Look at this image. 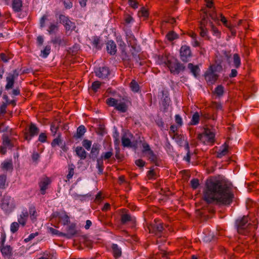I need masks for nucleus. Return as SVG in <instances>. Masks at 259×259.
<instances>
[{
    "label": "nucleus",
    "instance_id": "24",
    "mask_svg": "<svg viewBox=\"0 0 259 259\" xmlns=\"http://www.w3.org/2000/svg\"><path fill=\"white\" fill-rule=\"evenodd\" d=\"M86 132V128L83 125H80L77 128L76 134L74 137L76 139H80Z\"/></svg>",
    "mask_w": 259,
    "mask_h": 259
},
{
    "label": "nucleus",
    "instance_id": "47",
    "mask_svg": "<svg viewBox=\"0 0 259 259\" xmlns=\"http://www.w3.org/2000/svg\"><path fill=\"white\" fill-rule=\"evenodd\" d=\"M168 40L172 41L178 37V35L174 31L169 32L166 35Z\"/></svg>",
    "mask_w": 259,
    "mask_h": 259
},
{
    "label": "nucleus",
    "instance_id": "45",
    "mask_svg": "<svg viewBox=\"0 0 259 259\" xmlns=\"http://www.w3.org/2000/svg\"><path fill=\"white\" fill-rule=\"evenodd\" d=\"M6 176L5 175L0 176V189H4L6 187Z\"/></svg>",
    "mask_w": 259,
    "mask_h": 259
},
{
    "label": "nucleus",
    "instance_id": "61",
    "mask_svg": "<svg viewBox=\"0 0 259 259\" xmlns=\"http://www.w3.org/2000/svg\"><path fill=\"white\" fill-rule=\"evenodd\" d=\"M0 58L1 59V60L4 62H8V61L10 59V57H8V56H7L6 54H4V53H2L0 54Z\"/></svg>",
    "mask_w": 259,
    "mask_h": 259
},
{
    "label": "nucleus",
    "instance_id": "31",
    "mask_svg": "<svg viewBox=\"0 0 259 259\" xmlns=\"http://www.w3.org/2000/svg\"><path fill=\"white\" fill-rule=\"evenodd\" d=\"M6 81L7 84L5 87L6 89L8 90L12 89L14 85L15 79H14L13 77H11V76L8 75V76L6 78Z\"/></svg>",
    "mask_w": 259,
    "mask_h": 259
},
{
    "label": "nucleus",
    "instance_id": "42",
    "mask_svg": "<svg viewBox=\"0 0 259 259\" xmlns=\"http://www.w3.org/2000/svg\"><path fill=\"white\" fill-rule=\"evenodd\" d=\"M130 87L132 90L135 92H137L139 90V85L134 80H132L131 82Z\"/></svg>",
    "mask_w": 259,
    "mask_h": 259
},
{
    "label": "nucleus",
    "instance_id": "23",
    "mask_svg": "<svg viewBox=\"0 0 259 259\" xmlns=\"http://www.w3.org/2000/svg\"><path fill=\"white\" fill-rule=\"evenodd\" d=\"M76 155L81 159H84L87 157V152L82 147L78 146L75 149Z\"/></svg>",
    "mask_w": 259,
    "mask_h": 259
},
{
    "label": "nucleus",
    "instance_id": "60",
    "mask_svg": "<svg viewBox=\"0 0 259 259\" xmlns=\"http://www.w3.org/2000/svg\"><path fill=\"white\" fill-rule=\"evenodd\" d=\"M39 158V154L37 152H34L32 155V159L35 163H37V161Z\"/></svg>",
    "mask_w": 259,
    "mask_h": 259
},
{
    "label": "nucleus",
    "instance_id": "9",
    "mask_svg": "<svg viewBox=\"0 0 259 259\" xmlns=\"http://www.w3.org/2000/svg\"><path fill=\"white\" fill-rule=\"evenodd\" d=\"M181 59L183 62L188 61V58L191 56V52L190 47L187 46H183L180 49Z\"/></svg>",
    "mask_w": 259,
    "mask_h": 259
},
{
    "label": "nucleus",
    "instance_id": "5",
    "mask_svg": "<svg viewBox=\"0 0 259 259\" xmlns=\"http://www.w3.org/2000/svg\"><path fill=\"white\" fill-rule=\"evenodd\" d=\"M1 207L6 213L11 212L15 208L13 199L10 196H4L2 201Z\"/></svg>",
    "mask_w": 259,
    "mask_h": 259
},
{
    "label": "nucleus",
    "instance_id": "8",
    "mask_svg": "<svg viewBox=\"0 0 259 259\" xmlns=\"http://www.w3.org/2000/svg\"><path fill=\"white\" fill-rule=\"evenodd\" d=\"M60 23H62L67 30H73L75 28V24L71 21L67 17L60 15L59 17Z\"/></svg>",
    "mask_w": 259,
    "mask_h": 259
},
{
    "label": "nucleus",
    "instance_id": "33",
    "mask_svg": "<svg viewBox=\"0 0 259 259\" xmlns=\"http://www.w3.org/2000/svg\"><path fill=\"white\" fill-rule=\"evenodd\" d=\"M205 22H206V20L205 18L204 17V18H203L202 21L201 22V26L200 27L201 31L200 32V34L202 37H205V36H206V34H207V32L206 29L205 28Z\"/></svg>",
    "mask_w": 259,
    "mask_h": 259
},
{
    "label": "nucleus",
    "instance_id": "20",
    "mask_svg": "<svg viewBox=\"0 0 259 259\" xmlns=\"http://www.w3.org/2000/svg\"><path fill=\"white\" fill-rule=\"evenodd\" d=\"M0 247L4 257H9L11 255L12 249L10 245L1 246Z\"/></svg>",
    "mask_w": 259,
    "mask_h": 259
},
{
    "label": "nucleus",
    "instance_id": "57",
    "mask_svg": "<svg viewBox=\"0 0 259 259\" xmlns=\"http://www.w3.org/2000/svg\"><path fill=\"white\" fill-rule=\"evenodd\" d=\"M190 182L192 187L194 189H196L199 185V181L197 179H192Z\"/></svg>",
    "mask_w": 259,
    "mask_h": 259
},
{
    "label": "nucleus",
    "instance_id": "17",
    "mask_svg": "<svg viewBox=\"0 0 259 259\" xmlns=\"http://www.w3.org/2000/svg\"><path fill=\"white\" fill-rule=\"evenodd\" d=\"M106 48L108 53L110 55L115 54L117 49L116 46L113 40H109L106 44Z\"/></svg>",
    "mask_w": 259,
    "mask_h": 259
},
{
    "label": "nucleus",
    "instance_id": "49",
    "mask_svg": "<svg viewBox=\"0 0 259 259\" xmlns=\"http://www.w3.org/2000/svg\"><path fill=\"white\" fill-rule=\"evenodd\" d=\"M19 227V225L18 223L13 222L11 225V231L14 233L18 230Z\"/></svg>",
    "mask_w": 259,
    "mask_h": 259
},
{
    "label": "nucleus",
    "instance_id": "2",
    "mask_svg": "<svg viewBox=\"0 0 259 259\" xmlns=\"http://www.w3.org/2000/svg\"><path fill=\"white\" fill-rule=\"evenodd\" d=\"M131 40L128 41V44L131 46L132 49L130 50V52L127 53L124 50H122L121 52V57L124 63L131 67L134 65V62L139 65H142L141 62L139 63L140 58L138 52L140 51V48L138 46L135 44V42L132 43Z\"/></svg>",
    "mask_w": 259,
    "mask_h": 259
},
{
    "label": "nucleus",
    "instance_id": "35",
    "mask_svg": "<svg viewBox=\"0 0 259 259\" xmlns=\"http://www.w3.org/2000/svg\"><path fill=\"white\" fill-rule=\"evenodd\" d=\"M57 256L56 253L52 252H45L42 256L40 257L38 259H52L53 258H56Z\"/></svg>",
    "mask_w": 259,
    "mask_h": 259
},
{
    "label": "nucleus",
    "instance_id": "19",
    "mask_svg": "<svg viewBox=\"0 0 259 259\" xmlns=\"http://www.w3.org/2000/svg\"><path fill=\"white\" fill-rule=\"evenodd\" d=\"M112 253L115 258L120 257L121 255V248L116 244H113L111 246Z\"/></svg>",
    "mask_w": 259,
    "mask_h": 259
},
{
    "label": "nucleus",
    "instance_id": "37",
    "mask_svg": "<svg viewBox=\"0 0 259 259\" xmlns=\"http://www.w3.org/2000/svg\"><path fill=\"white\" fill-rule=\"evenodd\" d=\"M199 121V115L198 113H195L191 119V124L192 125H196L198 123Z\"/></svg>",
    "mask_w": 259,
    "mask_h": 259
},
{
    "label": "nucleus",
    "instance_id": "52",
    "mask_svg": "<svg viewBox=\"0 0 259 259\" xmlns=\"http://www.w3.org/2000/svg\"><path fill=\"white\" fill-rule=\"evenodd\" d=\"M142 151L143 153H146L147 154H148L149 153H150V151H152L150 148L149 144H148L147 143H144L142 144Z\"/></svg>",
    "mask_w": 259,
    "mask_h": 259
},
{
    "label": "nucleus",
    "instance_id": "36",
    "mask_svg": "<svg viewBox=\"0 0 259 259\" xmlns=\"http://www.w3.org/2000/svg\"><path fill=\"white\" fill-rule=\"evenodd\" d=\"M3 144L6 148L8 149H11L13 146L8 137H4Z\"/></svg>",
    "mask_w": 259,
    "mask_h": 259
},
{
    "label": "nucleus",
    "instance_id": "58",
    "mask_svg": "<svg viewBox=\"0 0 259 259\" xmlns=\"http://www.w3.org/2000/svg\"><path fill=\"white\" fill-rule=\"evenodd\" d=\"M139 15L146 18L148 16V12L146 9L144 8H142L141 11L139 12Z\"/></svg>",
    "mask_w": 259,
    "mask_h": 259
},
{
    "label": "nucleus",
    "instance_id": "21",
    "mask_svg": "<svg viewBox=\"0 0 259 259\" xmlns=\"http://www.w3.org/2000/svg\"><path fill=\"white\" fill-rule=\"evenodd\" d=\"M228 152V146L225 143L217 152V157L218 158H222L223 156L226 155Z\"/></svg>",
    "mask_w": 259,
    "mask_h": 259
},
{
    "label": "nucleus",
    "instance_id": "10",
    "mask_svg": "<svg viewBox=\"0 0 259 259\" xmlns=\"http://www.w3.org/2000/svg\"><path fill=\"white\" fill-rule=\"evenodd\" d=\"M164 231L163 224L161 223L155 222L152 224L149 228V231L152 233H154L156 235H160Z\"/></svg>",
    "mask_w": 259,
    "mask_h": 259
},
{
    "label": "nucleus",
    "instance_id": "28",
    "mask_svg": "<svg viewBox=\"0 0 259 259\" xmlns=\"http://www.w3.org/2000/svg\"><path fill=\"white\" fill-rule=\"evenodd\" d=\"M128 135L130 134H124L121 139L122 145L124 147H131V142L130 139H129Z\"/></svg>",
    "mask_w": 259,
    "mask_h": 259
},
{
    "label": "nucleus",
    "instance_id": "44",
    "mask_svg": "<svg viewBox=\"0 0 259 259\" xmlns=\"http://www.w3.org/2000/svg\"><path fill=\"white\" fill-rule=\"evenodd\" d=\"M131 220V217L128 214H123L121 215V221L122 224H125Z\"/></svg>",
    "mask_w": 259,
    "mask_h": 259
},
{
    "label": "nucleus",
    "instance_id": "4",
    "mask_svg": "<svg viewBox=\"0 0 259 259\" xmlns=\"http://www.w3.org/2000/svg\"><path fill=\"white\" fill-rule=\"evenodd\" d=\"M237 226V231L240 234H245L250 230L251 226L250 223H248V218L247 216H243L241 219L236 221Z\"/></svg>",
    "mask_w": 259,
    "mask_h": 259
},
{
    "label": "nucleus",
    "instance_id": "14",
    "mask_svg": "<svg viewBox=\"0 0 259 259\" xmlns=\"http://www.w3.org/2000/svg\"><path fill=\"white\" fill-rule=\"evenodd\" d=\"M50 179L47 178H42L40 180L39 185L41 194L44 195L46 193V190L48 189L49 185L50 184Z\"/></svg>",
    "mask_w": 259,
    "mask_h": 259
},
{
    "label": "nucleus",
    "instance_id": "29",
    "mask_svg": "<svg viewBox=\"0 0 259 259\" xmlns=\"http://www.w3.org/2000/svg\"><path fill=\"white\" fill-rule=\"evenodd\" d=\"M233 66L236 68H238L240 67L241 65V59L240 56L238 54H234L233 57Z\"/></svg>",
    "mask_w": 259,
    "mask_h": 259
},
{
    "label": "nucleus",
    "instance_id": "55",
    "mask_svg": "<svg viewBox=\"0 0 259 259\" xmlns=\"http://www.w3.org/2000/svg\"><path fill=\"white\" fill-rule=\"evenodd\" d=\"M50 232L54 235H57L59 236H63L64 235V233L61 232L59 231L58 230L55 229L53 228H49Z\"/></svg>",
    "mask_w": 259,
    "mask_h": 259
},
{
    "label": "nucleus",
    "instance_id": "27",
    "mask_svg": "<svg viewBox=\"0 0 259 259\" xmlns=\"http://www.w3.org/2000/svg\"><path fill=\"white\" fill-rule=\"evenodd\" d=\"M28 217V213L27 211L22 212L18 218L19 223L23 226H25Z\"/></svg>",
    "mask_w": 259,
    "mask_h": 259
},
{
    "label": "nucleus",
    "instance_id": "7",
    "mask_svg": "<svg viewBox=\"0 0 259 259\" xmlns=\"http://www.w3.org/2000/svg\"><path fill=\"white\" fill-rule=\"evenodd\" d=\"M217 69H213L210 67L205 74V78L207 82L210 84L213 83L218 79V75L217 74Z\"/></svg>",
    "mask_w": 259,
    "mask_h": 259
},
{
    "label": "nucleus",
    "instance_id": "22",
    "mask_svg": "<svg viewBox=\"0 0 259 259\" xmlns=\"http://www.w3.org/2000/svg\"><path fill=\"white\" fill-rule=\"evenodd\" d=\"M1 167L3 170L12 171L13 169L12 161L11 160L4 161L1 164Z\"/></svg>",
    "mask_w": 259,
    "mask_h": 259
},
{
    "label": "nucleus",
    "instance_id": "50",
    "mask_svg": "<svg viewBox=\"0 0 259 259\" xmlns=\"http://www.w3.org/2000/svg\"><path fill=\"white\" fill-rule=\"evenodd\" d=\"M82 145L87 150H89L92 146V142L88 140H84L82 141Z\"/></svg>",
    "mask_w": 259,
    "mask_h": 259
},
{
    "label": "nucleus",
    "instance_id": "25",
    "mask_svg": "<svg viewBox=\"0 0 259 259\" xmlns=\"http://www.w3.org/2000/svg\"><path fill=\"white\" fill-rule=\"evenodd\" d=\"M22 7V2L21 0H13L12 3V8L16 12H20Z\"/></svg>",
    "mask_w": 259,
    "mask_h": 259
},
{
    "label": "nucleus",
    "instance_id": "6",
    "mask_svg": "<svg viewBox=\"0 0 259 259\" xmlns=\"http://www.w3.org/2000/svg\"><path fill=\"white\" fill-rule=\"evenodd\" d=\"M198 138L204 143H212L214 142V134L208 128H205L203 133L199 134Z\"/></svg>",
    "mask_w": 259,
    "mask_h": 259
},
{
    "label": "nucleus",
    "instance_id": "48",
    "mask_svg": "<svg viewBox=\"0 0 259 259\" xmlns=\"http://www.w3.org/2000/svg\"><path fill=\"white\" fill-rule=\"evenodd\" d=\"M36 212L34 207H30L29 209V214L30 215L31 219L34 221L36 218Z\"/></svg>",
    "mask_w": 259,
    "mask_h": 259
},
{
    "label": "nucleus",
    "instance_id": "59",
    "mask_svg": "<svg viewBox=\"0 0 259 259\" xmlns=\"http://www.w3.org/2000/svg\"><path fill=\"white\" fill-rule=\"evenodd\" d=\"M220 16L221 17V19H220L221 21L224 24V25L225 26H226L228 28H230V25H228V21H227L226 18H225V17L224 16H223L222 14H220Z\"/></svg>",
    "mask_w": 259,
    "mask_h": 259
},
{
    "label": "nucleus",
    "instance_id": "1",
    "mask_svg": "<svg viewBox=\"0 0 259 259\" xmlns=\"http://www.w3.org/2000/svg\"><path fill=\"white\" fill-rule=\"evenodd\" d=\"M233 194L227 184L215 179L207 180L203 199L207 203L228 205L232 202Z\"/></svg>",
    "mask_w": 259,
    "mask_h": 259
},
{
    "label": "nucleus",
    "instance_id": "46",
    "mask_svg": "<svg viewBox=\"0 0 259 259\" xmlns=\"http://www.w3.org/2000/svg\"><path fill=\"white\" fill-rule=\"evenodd\" d=\"M215 93L218 96H221L224 94V88L222 85H219L218 86L214 91Z\"/></svg>",
    "mask_w": 259,
    "mask_h": 259
},
{
    "label": "nucleus",
    "instance_id": "51",
    "mask_svg": "<svg viewBox=\"0 0 259 259\" xmlns=\"http://www.w3.org/2000/svg\"><path fill=\"white\" fill-rule=\"evenodd\" d=\"M209 24L211 26V30L213 32V34L217 36H220V32L219 31V30L214 26V25L211 21H209Z\"/></svg>",
    "mask_w": 259,
    "mask_h": 259
},
{
    "label": "nucleus",
    "instance_id": "41",
    "mask_svg": "<svg viewBox=\"0 0 259 259\" xmlns=\"http://www.w3.org/2000/svg\"><path fill=\"white\" fill-rule=\"evenodd\" d=\"M112 155H113V152H112V150H111L110 151H108V152H105V153H103L102 154L100 158V159H102V160H103V159H104V160L108 159Z\"/></svg>",
    "mask_w": 259,
    "mask_h": 259
},
{
    "label": "nucleus",
    "instance_id": "62",
    "mask_svg": "<svg viewBox=\"0 0 259 259\" xmlns=\"http://www.w3.org/2000/svg\"><path fill=\"white\" fill-rule=\"evenodd\" d=\"M157 257L158 258H162V257H167L169 258L170 255L169 254H167L164 251H161L160 252H159L157 254Z\"/></svg>",
    "mask_w": 259,
    "mask_h": 259
},
{
    "label": "nucleus",
    "instance_id": "15",
    "mask_svg": "<svg viewBox=\"0 0 259 259\" xmlns=\"http://www.w3.org/2000/svg\"><path fill=\"white\" fill-rule=\"evenodd\" d=\"M66 231L67 233H64L63 237H65L67 238H71L76 233L75 225L71 224L68 226L67 227Z\"/></svg>",
    "mask_w": 259,
    "mask_h": 259
},
{
    "label": "nucleus",
    "instance_id": "18",
    "mask_svg": "<svg viewBox=\"0 0 259 259\" xmlns=\"http://www.w3.org/2000/svg\"><path fill=\"white\" fill-rule=\"evenodd\" d=\"M100 145L98 143H94L91 149L90 157L93 159H96L100 151Z\"/></svg>",
    "mask_w": 259,
    "mask_h": 259
},
{
    "label": "nucleus",
    "instance_id": "13",
    "mask_svg": "<svg viewBox=\"0 0 259 259\" xmlns=\"http://www.w3.org/2000/svg\"><path fill=\"white\" fill-rule=\"evenodd\" d=\"M51 42L55 46H63L67 44V40L65 37H61V36L56 35L52 37Z\"/></svg>",
    "mask_w": 259,
    "mask_h": 259
},
{
    "label": "nucleus",
    "instance_id": "53",
    "mask_svg": "<svg viewBox=\"0 0 259 259\" xmlns=\"http://www.w3.org/2000/svg\"><path fill=\"white\" fill-rule=\"evenodd\" d=\"M186 148L185 149L187 151V155L184 157V159L186 160V161L189 162L190 160V150H189V144L186 143Z\"/></svg>",
    "mask_w": 259,
    "mask_h": 259
},
{
    "label": "nucleus",
    "instance_id": "64",
    "mask_svg": "<svg viewBox=\"0 0 259 259\" xmlns=\"http://www.w3.org/2000/svg\"><path fill=\"white\" fill-rule=\"evenodd\" d=\"M209 16L211 18L212 20L214 21H217L219 20V17H218L217 14L214 11L212 12L209 14Z\"/></svg>",
    "mask_w": 259,
    "mask_h": 259
},
{
    "label": "nucleus",
    "instance_id": "38",
    "mask_svg": "<svg viewBox=\"0 0 259 259\" xmlns=\"http://www.w3.org/2000/svg\"><path fill=\"white\" fill-rule=\"evenodd\" d=\"M51 51V47L50 46H47L45 47L44 49L41 51V54L44 58H47L49 55Z\"/></svg>",
    "mask_w": 259,
    "mask_h": 259
},
{
    "label": "nucleus",
    "instance_id": "34",
    "mask_svg": "<svg viewBox=\"0 0 259 259\" xmlns=\"http://www.w3.org/2000/svg\"><path fill=\"white\" fill-rule=\"evenodd\" d=\"M97 168L98 169V174H101L103 173V160H102V159L98 158L97 159Z\"/></svg>",
    "mask_w": 259,
    "mask_h": 259
},
{
    "label": "nucleus",
    "instance_id": "26",
    "mask_svg": "<svg viewBox=\"0 0 259 259\" xmlns=\"http://www.w3.org/2000/svg\"><path fill=\"white\" fill-rule=\"evenodd\" d=\"M47 30L50 35L55 34L59 30L58 24L51 23Z\"/></svg>",
    "mask_w": 259,
    "mask_h": 259
},
{
    "label": "nucleus",
    "instance_id": "40",
    "mask_svg": "<svg viewBox=\"0 0 259 259\" xmlns=\"http://www.w3.org/2000/svg\"><path fill=\"white\" fill-rule=\"evenodd\" d=\"M118 100L114 98H109L106 100V103L110 106L116 107Z\"/></svg>",
    "mask_w": 259,
    "mask_h": 259
},
{
    "label": "nucleus",
    "instance_id": "16",
    "mask_svg": "<svg viewBox=\"0 0 259 259\" xmlns=\"http://www.w3.org/2000/svg\"><path fill=\"white\" fill-rule=\"evenodd\" d=\"M172 138L175 140L177 143L180 146H184L185 148H186V143H188V142L187 141L185 137L178 134H174L172 136Z\"/></svg>",
    "mask_w": 259,
    "mask_h": 259
},
{
    "label": "nucleus",
    "instance_id": "63",
    "mask_svg": "<svg viewBox=\"0 0 259 259\" xmlns=\"http://www.w3.org/2000/svg\"><path fill=\"white\" fill-rule=\"evenodd\" d=\"M74 175V168L73 167H69V172L67 175V179L69 180L71 178H72V176Z\"/></svg>",
    "mask_w": 259,
    "mask_h": 259
},
{
    "label": "nucleus",
    "instance_id": "39",
    "mask_svg": "<svg viewBox=\"0 0 259 259\" xmlns=\"http://www.w3.org/2000/svg\"><path fill=\"white\" fill-rule=\"evenodd\" d=\"M147 156L149 157V159L152 162L155 163L157 161V156L153 153V151H150V153L147 154Z\"/></svg>",
    "mask_w": 259,
    "mask_h": 259
},
{
    "label": "nucleus",
    "instance_id": "11",
    "mask_svg": "<svg viewBox=\"0 0 259 259\" xmlns=\"http://www.w3.org/2000/svg\"><path fill=\"white\" fill-rule=\"evenodd\" d=\"M39 132L38 128L33 123H31L29 127V134L26 133L25 135V138L26 140L29 141L31 138L37 135Z\"/></svg>",
    "mask_w": 259,
    "mask_h": 259
},
{
    "label": "nucleus",
    "instance_id": "32",
    "mask_svg": "<svg viewBox=\"0 0 259 259\" xmlns=\"http://www.w3.org/2000/svg\"><path fill=\"white\" fill-rule=\"evenodd\" d=\"M188 68L191 70V72L195 77L199 74L200 70L197 66H194L192 63H189Z\"/></svg>",
    "mask_w": 259,
    "mask_h": 259
},
{
    "label": "nucleus",
    "instance_id": "54",
    "mask_svg": "<svg viewBox=\"0 0 259 259\" xmlns=\"http://www.w3.org/2000/svg\"><path fill=\"white\" fill-rule=\"evenodd\" d=\"M101 82L99 81H95L93 82L92 89L95 92H97V90L100 87Z\"/></svg>",
    "mask_w": 259,
    "mask_h": 259
},
{
    "label": "nucleus",
    "instance_id": "30",
    "mask_svg": "<svg viewBox=\"0 0 259 259\" xmlns=\"http://www.w3.org/2000/svg\"><path fill=\"white\" fill-rule=\"evenodd\" d=\"M115 109L122 113L125 112L127 110V107L124 102H117L115 107Z\"/></svg>",
    "mask_w": 259,
    "mask_h": 259
},
{
    "label": "nucleus",
    "instance_id": "12",
    "mask_svg": "<svg viewBox=\"0 0 259 259\" xmlns=\"http://www.w3.org/2000/svg\"><path fill=\"white\" fill-rule=\"evenodd\" d=\"M96 75L99 78H105L109 74V68L106 67H99L95 70Z\"/></svg>",
    "mask_w": 259,
    "mask_h": 259
},
{
    "label": "nucleus",
    "instance_id": "43",
    "mask_svg": "<svg viewBox=\"0 0 259 259\" xmlns=\"http://www.w3.org/2000/svg\"><path fill=\"white\" fill-rule=\"evenodd\" d=\"M59 218L63 222L64 225H66L70 222L69 217L66 213H62L59 216Z\"/></svg>",
    "mask_w": 259,
    "mask_h": 259
},
{
    "label": "nucleus",
    "instance_id": "56",
    "mask_svg": "<svg viewBox=\"0 0 259 259\" xmlns=\"http://www.w3.org/2000/svg\"><path fill=\"white\" fill-rule=\"evenodd\" d=\"M60 134H59L57 138H55L52 143V146L53 147L55 146L56 145H59L61 143V140L60 138Z\"/></svg>",
    "mask_w": 259,
    "mask_h": 259
},
{
    "label": "nucleus",
    "instance_id": "3",
    "mask_svg": "<svg viewBox=\"0 0 259 259\" xmlns=\"http://www.w3.org/2000/svg\"><path fill=\"white\" fill-rule=\"evenodd\" d=\"M160 63L166 66L173 74H178L185 69L184 66L176 59L171 56H165L161 57Z\"/></svg>",
    "mask_w": 259,
    "mask_h": 259
}]
</instances>
